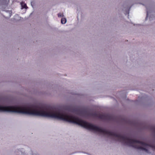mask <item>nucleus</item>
<instances>
[{
    "label": "nucleus",
    "instance_id": "obj_1",
    "mask_svg": "<svg viewBox=\"0 0 155 155\" xmlns=\"http://www.w3.org/2000/svg\"><path fill=\"white\" fill-rule=\"evenodd\" d=\"M84 127L104 135H107L108 137H111L114 140L120 142L124 145L141 150L145 151L147 153H149V151L147 148V147L155 150V145L148 144L140 140L130 138L125 136L106 130L84 120Z\"/></svg>",
    "mask_w": 155,
    "mask_h": 155
},
{
    "label": "nucleus",
    "instance_id": "obj_2",
    "mask_svg": "<svg viewBox=\"0 0 155 155\" xmlns=\"http://www.w3.org/2000/svg\"><path fill=\"white\" fill-rule=\"evenodd\" d=\"M0 112L18 113L48 117V106L29 105L21 106L0 105Z\"/></svg>",
    "mask_w": 155,
    "mask_h": 155
},
{
    "label": "nucleus",
    "instance_id": "obj_3",
    "mask_svg": "<svg viewBox=\"0 0 155 155\" xmlns=\"http://www.w3.org/2000/svg\"><path fill=\"white\" fill-rule=\"evenodd\" d=\"M88 116H91L94 118L100 119L102 120L117 122V118L114 116L109 114H97L96 112H88Z\"/></svg>",
    "mask_w": 155,
    "mask_h": 155
},
{
    "label": "nucleus",
    "instance_id": "obj_4",
    "mask_svg": "<svg viewBox=\"0 0 155 155\" xmlns=\"http://www.w3.org/2000/svg\"><path fill=\"white\" fill-rule=\"evenodd\" d=\"M8 3L7 1L6 0H0V9L3 11L2 13L3 16L6 18H9L11 16L12 12L11 10H6L2 9V8H4L6 6Z\"/></svg>",
    "mask_w": 155,
    "mask_h": 155
},
{
    "label": "nucleus",
    "instance_id": "obj_5",
    "mask_svg": "<svg viewBox=\"0 0 155 155\" xmlns=\"http://www.w3.org/2000/svg\"><path fill=\"white\" fill-rule=\"evenodd\" d=\"M146 8L147 17L146 19L147 20L148 16H149V19L150 21L153 20L155 18V12L153 11V8L150 4L145 5Z\"/></svg>",
    "mask_w": 155,
    "mask_h": 155
},
{
    "label": "nucleus",
    "instance_id": "obj_6",
    "mask_svg": "<svg viewBox=\"0 0 155 155\" xmlns=\"http://www.w3.org/2000/svg\"><path fill=\"white\" fill-rule=\"evenodd\" d=\"M73 112L81 116H87L88 112L84 109L79 107H74L73 109Z\"/></svg>",
    "mask_w": 155,
    "mask_h": 155
},
{
    "label": "nucleus",
    "instance_id": "obj_7",
    "mask_svg": "<svg viewBox=\"0 0 155 155\" xmlns=\"http://www.w3.org/2000/svg\"><path fill=\"white\" fill-rule=\"evenodd\" d=\"M21 5L22 9L26 8H27L26 4L24 3L23 2L21 3Z\"/></svg>",
    "mask_w": 155,
    "mask_h": 155
},
{
    "label": "nucleus",
    "instance_id": "obj_8",
    "mask_svg": "<svg viewBox=\"0 0 155 155\" xmlns=\"http://www.w3.org/2000/svg\"><path fill=\"white\" fill-rule=\"evenodd\" d=\"M61 23L63 24H65L67 21V19L65 18H62L61 20Z\"/></svg>",
    "mask_w": 155,
    "mask_h": 155
},
{
    "label": "nucleus",
    "instance_id": "obj_9",
    "mask_svg": "<svg viewBox=\"0 0 155 155\" xmlns=\"http://www.w3.org/2000/svg\"><path fill=\"white\" fill-rule=\"evenodd\" d=\"M130 8H131V7H127V9H128V11H127L126 13H125V15H126L127 14H129V10H130Z\"/></svg>",
    "mask_w": 155,
    "mask_h": 155
},
{
    "label": "nucleus",
    "instance_id": "obj_10",
    "mask_svg": "<svg viewBox=\"0 0 155 155\" xmlns=\"http://www.w3.org/2000/svg\"><path fill=\"white\" fill-rule=\"evenodd\" d=\"M152 129L153 130V135L155 137V127H152Z\"/></svg>",
    "mask_w": 155,
    "mask_h": 155
},
{
    "label": "nucleus",
    "instance_id": "obj_11",
    "mask_svg": "<svg viewBox=\"0 0 155 155\" xmlns=\"http://www.w3.org/2000/svg\"><path fill=\"white\" fill-rule=\"evenodd\" d=\"M58 17H61V14L59 13L58 14Z\"/></svg>",
    "mask_w": 155,
    "mask_h": 155
},
{
    "label": "nucleus",
    "instance_id": "obj_12",
    "mask_svg": "<svg viewBox=\"0 0 155 155\" xmlns=\"http://www.w3.org/2000/svg\"><path fill=\"white\" fill-rule=\"evenodd\" d=\"M69 109H70V108H69V106L68 105V112L69 111Z\"/></svg>",
    "mask_w": 155,
    "mask_h": 155
},
{
    "label": "nucleus",
    "instance_id": "obj_13",
    "mask_svg": "<svg viewBox=\"0 0 155 155\" xmlns=\"http://www.w3.org/2000/svg\"><path fill=\"white\" fill-rule=\"evenodd\" d=\"M142 4L143 5H144L143 4Z\"/></svg>",
    "mask_w": 155,
    "mask_h": 155
}]
</instances>
